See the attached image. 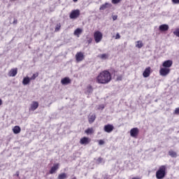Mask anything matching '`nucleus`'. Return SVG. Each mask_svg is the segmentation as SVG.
Instances as JSON below:
<instances>
[{"label": "nucleus", "mask_w": 179, "mask_h": 179, "mask_svg": "<svg viewBox=\"0 0 179 179\" xmlns=\"http://www.w3.org/2000/svg\"><path fill=\"white\" fill-rule=\"evenodd\" d=\"M111 73L108 70H104L96 76V82L99 85H107L111 82Z\"/></svg>", "instance_id": "nucleus-1"}, {"label": "nucleus", "mask_w": 179, "mask_h": 179, "mask_svg": "<svg viewBox=\"0 0 179 179\" xmlns=\"http://www.w3.org/2000/svg\"><path fill=\"white\" fill-rule=\"evenodd\" d=\"M167 168L165 165H162L159 166V169L156 172V178L157 179H163L164 177H166L167 174Z\"/></svg>", "instance_id": "nucleus-2"}, {"label": "nucleus", "mask_w": 179, "mask_h": 179, "mask_svg": "<svg viewBox=\"0 0 179 179\" xmlns=\"http://www.w3.org/2000/svg\"><path fill=\"white\" fill-rule=\"evenodd\" d=\"M94 38L95 43H100V41L103 40V34L100 31H96L94 33Z\"/></svg>", "instance_id": "nucleus-3"}, {"label": "nucleus", "mask_w": 179, "mask_h": 179, "mask_svg": "<svg viewBox=\"0 0 179 179\" xmlns=\"http://www.w3.org/2000/svg\"><path fill=\"white\" fill-rule=\"evenodd\" d=\"M80 16V11L79 10H73L69 15L70 19H78Z\"/></svg>", "instance_id": "nucleus-4"}, {"label": "nucleus", "mask_w": 179, "mask_h": 179, "mask_svg": "<svg viewBox=\"0 0 179 179\" xmlns=\"http://www.w3.org/2000/svg\"><path fill=\"white\" fill-rule=\"evenodd\" d=\"M139 135V129L138 127H134L131 129L130 130V136L131 138H138V136Z\"/></svg>", "instance_id": "nucleus-5"}, {"label": "nucleus", "mask_w": 179, "mask_h": 179, "mask_svg": "<svg viewBox=\"0 0 179 179\" xmlns=\"http://www.w3.org/2000/svg\"><path fill=\"white\" fill-rule=\"evenodd\" d=\"M171 69L166 68V67H164V68H161L159 69V75L161 76H167V75H169V73H170Z\"/></svg>", "instance_id": "nucleus-6"}, {"label": "nucleus", "mask_w": 179, "mask_h": 179, "mask_svg": "<svg viewBox=\"0 0 179 179\" xmlns=\"http://www.w3.org/2000/svg\"><path fill=\"white\" fill-rule=\"evenodd\" d=\"M85 59V55L82 52H78L76 55V62H82Z\"/></svg>", "instance_id": "nucleus-7"}, {"label": "nucleus", "mask_w": 179, "mask_h": 179, "mask_svg": "<svg viewBox=\"0 0 179 179\" xmlns=\"http://www.w3.org/2000/svg\"><path fill=\"white\" fill-rule=\"evenodd\" d=\"M103 131H105V132H107L108 134H110L113 132V131H114V126L110 124H106L103 127Z\"/></svg>", "instance_id": "nucleus-8"}, {"label": "nucleus", "mask_w": 179, "mask_h": 179, "mask_svg": "<svg viewBox=\"0 0 179 179\" xmlns=\"http://www.w3.org/2000/svg\"><path fill=\"white\" fill-rule=\"evenodd\" d=\"M162 66L163 68H168L170 69V68H171V66H173V60H166V61H164L163 63H162Z\"/></svg>", "instance_id": "nucleus-9"}, {"label": "nucleus", "mask_w": 179, "mask_h": 179, "mask_svg": "<svg viewBox=\"0 0 179 179\" xmlns=\"http://www.w3.org/2000/svg\"><path fill=\"white\" fill-rule=\"evenodd\" d=\"M91 139L89 137H83L80 140V145H89L91 142Z\"/></svg>", "instance_id": "nucleus-10"}, {"label": "nucleus", "mask_w": 179, "mask_h": 179, "mask_svg": "<svg viewBox=\"0 0 179 179\" xmlns=\"http://www.w3.org/2000/svg\"><path fill=\"white\" fill-rule=\"evenodd\" d=\"M17 75V68L11 69L8 73L10 78H13Z\"/></svg>", "instance_id": "nucleus-11"}, {"label": "nucleus", "mask_w": 179, "mask_h": 179, "mask_svg": "<svg viewBox=\"0 0 179 179\" xmlns=\"http://www.w3.org/2000/svg\"><path fill=\"white\" fill-rule=\"evenodd\" d=\"M59 169V164H55L49 171V174H54L57 173V171Z\"/></svg>", "instance_id": "nucleus-12"}, {"label": "nucleus", "mask_w": 179, "mask_h": 179, "mask_svg": "<svg viewBox=\"0 0 179 179\" xmlns=\"http://www.w3.org/2000/svg\"><path fill=\"white\" fill-rule=\"evenodd\" d=\"M150 71H152V69L150 66L147 67L143 73V76L144 78H149L150 76Z\"/></svg>", "instance_id": "nucleus-13"}, {"label": "nucleus", "mask_w": 179, "mask_h": 179, "mask_svg": "<svg viewBox=\"0 0 179 179\" xmlns=\"http://www.w3.org/2000/svg\"><path fill=\"white\" fill-rule=\"evenodd\" d=\"M72 80H71V78L69 77H65L63 79L61 80L62 85H66L71 84Z\"/></svg>", "instance_id": "nucleus-14"}, {"label": "nucleus", "mask_w": 179, "mask_h": 179, "mask_svg": "<svg viewBox=\"0 0 179 179\" xmlns=\"http://www.w3.org/2000/svg\"><path fill=\"white\" fill-rule=\"evenodd\" d=\"M38 108V102L37 101H33L31 104V107L29 108L30 111H34Z\"/></svg>", "instance_id": "nucleus-15"}, {"label": "nucleus", "mask_w": 179, "mask_h": 179, "mask_svg": "<svg viewBox=\"0 0 179 179\" xmlns=\"http://www.w3.org/2000/svg\"><path fill=\"white\" fill-rule=\"evenodd\" d=\"M169 27L168 24H164L159 27V31H167Z\"/></svg>", "instance_id": "nucleus-16"}, {"label": "nucleus", "mask_w": 179, "mask_h": 179, "mask_svg": "<svg viewBox=\"0 0 179 179\" xmlns=\"http://www.w3.org/2000/svg\"><path fill=\"white\" fill-rule=\"evenodd\" d=\"M20 131H22V129L19 126H15L13 129V132L15 134H20Z\"/></svg>", "instance_id": "nucleus-17"}, {"label": "nucleus", "mask_w": 179, "mask_h": 179, "mask_svg": "<svg viewBox=\"0 0 179 179\" xmlns=\"http://www.w3.org/2000/svg\"><path fill=\"white\" fill-rule=\"evenodd\" d=\"M88 121L90 124H93L94 121H96V115L92 114L88 117Z\"/></svg>", "instance_id": "nucleus-18"}, {"label": "nucleus", "mask_w": 179, "mask_h": 179, "mask_svg": "<svg viewBox=\"0 0 179 179\" xmlns=\"http://www.w3.org/2000/svg\"><path fill=\"white\" fill-rule=\"evenodd\" d=\"M30 80H31L30 79V78H29V77H25V78H23L22 84H23L24 85H29V84L30 83Z\"/></svg>", "instance_id": "nucleus-19"}, {"label": "nucleus", "mask_w": 179, "mask_h": 179, "mask_svg": "<svg viewBox=\"0 0 179 179\" xmlns=\"http://www.w3.org/2000/svg\"><path fill=\"white\" fill-rule=\"evenodd\" d=\"M110 6V3H105L104 4H102L99 10H104L105 9H107Z\"/></svg>", "instance_id": "nucleus-20"}, {"label": "nucleus", "mask_w": 179, "mask_h": 179, "mask_svg": "<svg viewBox=\"0 0 179 179\" xmlns=\"http://www.w3.org/2000/svg\"><path fill=\"white\" fill-rule=\"evenodd\" d=\"M85 132L87 134V135H92V134H94V130L93 129V127L87 129Z\"/></svg>", "instance_id": "nucleus-21"}, {"label": "nucleus", "mask_w": 179, "mask_h": 179, "mask_svg": "<svg viewBox=\"0 0 179 179\" xmlns=\"http://www.w3.org/2000/svg\"><path fill=\"white\" fill-rule=\"evenodd\" d=\"M82 29L80 28H77L75 31H74V36H78V37H79L80 34H82Z\"/></svg>", "instance_id": "nucleus-22"}, {"label": "nucleus", "mask_w": 179, "mask_h": 179, "mask_svg": "<svg viewBox=\"0 0 179 179\" xmlns=\"http://www.w3.org/2000/svg\"><path fill=\"white\" fill-rule=\"evenodd\" d=\"M108 56H109L108 54L104 53V54H102V55H99L98 57L101 59H108Z\"/></svg>", "instance_id": "nucleus-23"}, {"label": "nucleus", "mask_w": 179, "mask_h": 179, "mask_svg": "<svg viewBox=\"0 0 179 179\" xmlns=\"http://www.w3.org/2000/svg\"><path fill=\"white\" fill-rule=\"evenodd\" d=\"M169 155L171 156V157H177V152L171 150L169 151Z\"/></svg>", "instance_id": "nucleus-24"}, {"label": "nucleus", "mask_w": 179, "mask_h": 179, "mask_svg": "<svg viewBox=\"0 0 179 179\" xmlns=\"http://www.w3.org/2000/svg\"><path fill=\"white\" fill-rule=\"evenodd\" d=\"M68 176L65 173L59 174L58 179H65L67 178Z\"/></svg>", "instance_id": "nucleus-25"}, {"label": "nucleus", "mask_w": 179, "mask_h": 179, "mask_svg": "<svg viewBox=\"0 0 179 179\" xmlns=\"http://www.w3.org/2000/svg\"><path fill=\"white\" fill-rule=\"evenodd\" d=\"M137 48H142L143 47V43L141 41H137V44L136 45Z\"/></svg>", "instance_id": "nucleus-26"}, {"label": "nucleus", "mask_w": 179, "mask_h": 179, "mask_svg": "<svg viewBox=\"0 0 179 179\" xmlns=\"http://www.w3.org/2000/svg\"><path fill=\"white\" fill-rule=\"evenodd\" d=\"M87 93H93V87L92 85L87 87Z\"/></svg>", "instance_id": "nucleus-27"}, {"label": "nucleus", "mask_w": 179, "mask_h": 179, "mask_svg": "<svg viewBox=\"0 0 179 179\" xmlns=\"http://www.w3.org/2000/svg\"><path fill=\"white\" fill-rule=\"evenodd\" d=\"M59 30H61V23L57 24L55 28V31L57 32Z\"/></svg>", "instance_id": "nucleus-28"}, {"label": "nucleus", "mask_w": 179, "mask_h": 179, "mask_svg": "<svg viewBox=\"0 0 179 179\" xmlns=\"http://www.w3.org/2000/svg\"><path fill=\"white\" fill-rule=\"evenodd\" d=\"M38 77V73H34L33 76L30 78L31 80H34L36 78Z\"/></svg>", "instance_id": "nucleus-29"}, {"label": "nucleus", "mask_w": 179, "mask_h": 179, "mask_svg": "<svg viewBox=\"0 0 179 179\" xmlns=\"http://www.w3.org/2000/svg\"><path fill=\"white\" fill-rule=\"evenodd\" d=\"M122 0H112V3H113L114 5L117 4V3H120V1H122Z\"/></svg>", "instance_id": "nucleus-30"}, {"label": "nucleus", "mask_w": 179, "mask_h": 179, "mask_svg": "<svg viewBox=\"0 0 179 179\" xmlns=\"http://www.w3.org/2000/svg\"><path fill=\"white\" fill-rule=\"evenodd\" d=\"M171 1H172V3L174 5H178L179 4V0H171Z\"/></svg>", "instance_id": "nucleus-31"}, {"label": "nucleus", "mask_w": 179, "mask_h": 179, "mask_svg": "<svg viewBox=\"0 0 179 179\" xmlns=\"http://www.w3.org/2000/svg\"><path fill=\"white\" fill-rule=\"evenodd\" d=\"M174 114L179 115V108H176L174 111Z\"/></svg>", "instance_id": "nucleus-32"}, {"label": "nucleus", "mask_w": 179, "mask_h": 179, "mask_svg": "<svg viewBox=\"0 0 179 179\" xmlns=\"http://www.w3.org/2000/svg\"><path fill=\"white\" fill-rule=\"evenodd\" d=\"M119 38H121V36L117 33L115 36V40H119Z\"/></svg>", "instance_id": "nucleus-33"}, {"label": "nucleus", "mask_w": 179, "mask_h": 179, "mask_svg": "<svg viewBox=\"0 0 179 179\" xmlns=\"http://www.w3.org/2000/svg\"><path fill=\"white\" fill-rule=\"evenodd\" d=\"M92 41H93V39L92 38H88V40H87L88 44H92Z\"/></svg>", "instance_id": "nucleus-34"}, {"label": "nucleus", "mask_w": 179, "mask_h": 179, "mask_svg": "<svg viewBox=\"0 0 179 179\" xmlns=\"http://www.w3.org/2000/svg\"><path fill=\"white\" fill-rule=\"evenodd\" d=\"M116 79L117 80H122V75L117 76Z\"/></svg>", "instance_id": "nucleus-35"}, {"label": "nucleus", "mask_w": 179, "mask_h": 179, "mask_svg": "<svg viewBox=\"0 0 179 179\" xmlns=\"http://www.w3.org/2000/svg\"><path fill=\"white\" fill-rule=\"evenodd\" d=\"M99 145H104V141H103V140H99Z\"/></svg>", "instance_id": "nucleus-36"}, {"label": "nucleus", "mask_w": 179, "mask_h": 179, "mask_svg": "<svg viewBox=\"0 0 179 179\" xmlns=\"http://www.w3.org/2000/svg\"><path fill=\"white\" fill-rule=\"evenodd\" d=\"M118 19V15H113V20H117Z\"/></svg>", "instance_id": "nucleus-37"}, {"label": "nucleus", "mask_w": 179, "mask_h": 179, "mask_svg": "<svg viewBox=\"0 0 179 179\" xmlns=\"http://www.w3.org/2000/svg\"><path fill=\"white\" fill-rule=\"evenodd\" d=\"M97 162H99V163H101L103 162V158L99 157Z\"/></svg>", "instance_id": "nucleus-38"}, {"label": "nucleus", "mask_w": 179, "mask_h": 179, "mask_svg": "<svg viewBox=\"0 0 179 179\" xmlns=\"http://www.w3.org/2000/svg\"><path fill=\"white\" fill-rule=\"evenodd\" d=\"M13 23V24H17V20L14 19V21Z\"/></svg>", "instance_id": "nucleus-39"}, {"label": "nucleus", "mask_w": 179, "mask_h": 179, "mask_svg": "<svg viewBox=\"0 0 179 179\" xmlns=\"http://www.w3.org/2000/svg\"><path fill=\"white\" fill-rule=\"evenodd\" d=\"M131 179H141V178H139V177H134Z\"/></svg>", "instance_id": "nucleus-40"}, {"label": "nucleus", "mask_w": 179, "mask_h": 179, "mask_svg": "<svg viewBox=\"0 0 179 179\" xmlns=\"http://www.w3.org/2000/svg\"><path fill=\"white\" fill-rule=\"evenodd\" d=\"M16 176H17V177H19V171L16 172Z\"/></svg>", "instance_id": "nucleus-41"}, {"label": "nucleus", "mask_w": 179, "mask_h": 179, "mask_svg": "<svg viewBox=\"0 0 179 179\" xmlns=\"http://www.w3.org/2000/svg\"><path fill=\"white\" fill-rule=\"evenodd\" d=\"M0 106H2V99H0Z\"/></svg>", "instance_id": "nucleus-42"}, {"label": "nucleus", "mask_w": 179, "mask_h": 179, "mask_svg": "<svg viewBox=\"0 0 179 179\" xmlns=\"http://www.w3.org/2000/svg\"><path fill=\"white\" fill-rule=\"evenodd\" d=\"M73 2H78V0H73Z\"/></svg>", "instance_id": "nucleus-43"}, {"label": "nucleus", "mask_w": 179, "mask_h": 179, "mask_svg": "<svg viewBox=\"0 0 179 179\" xmlns=\"http://www.w3.org/2000/svg\"><path fill=\"white\" fill-rule=\"evenodd\" d=\"M72 179H76V177H73Z\"/></svg>", "instance_id": "nucleus-44"}, {"label": "nucleus", "mask_w": 179, "mask_h": 179, "mask_svg": "<svg viewBox=\"0 0 179 179\" xmlns=\"http://www.w3.org/2000/svg\"><path fill=\"white\" fill-rule=\"evenodd\" d=\"M115 72H117L115 70H114V73H115Z\"/></svg>", "instance_id": "nucleus-45"}, {"label": "nucleus", "mask_w": 179, "mask_h": 179, "mask_svg": "<svg viewBox=\"0 0 179 179\" xmlns=\"http://www.w3.org/2000/svg\"><path fill=\"white\" fill-rule=\"evenodd\" d=\"M11 1H16V0H11Z\"/></svg>", "instance_id": "nucleus-46"}]
</instances>
